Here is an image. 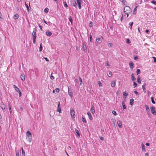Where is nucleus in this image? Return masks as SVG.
<instances>
[{"label":"nucleus","mask_w":156,"mask_h":156,"mask_svg":"<svg viewBox=\"0 0 156 156\" xmlns=\"http://www.w3.org/2000/svg\"><path fill=\"white\" fill-rule=\"evenodd\" d=\"M152 57L154 59V62H156V58H155V57Z\"/></svg>","instance_id":"59"},{"label":"nucleus","mask_w":156,"mask_h":156,"mask_svg":"<svg viewBox=\"0 0 156 156\" xmlns=\"http://www.w3.org/2000/svg\"><path fill=\"white\" fill-rule=\"evenodd\" d=\"M20 78L21 79V80L22 81H24L25 80V76L24 74H22L21 75Z\"/></svg>","instance_id":"16"},{"label":"nucleus","mask_w":156,"mask_h":156,"mask_svg":"<svg viewBox=\"0 0 156 156\" xmlns=\"http://www.w3.org/2000/svg\"><path fill=\"white\" fill-rule=\"evenodd\" d=\"M134 101V100L133 98L130 99L129 102V104L130 105L132 106L133 105V102Z\"/></svg>","instance_id":"26"},{"label":"nucleus","mask_w":156,"mask_h":156,"mask_svg":"<svg viewBox=\"0 0 156 156\" xmlns=\"http://www.w3.org/2000/svg\"><path fill=\"white\" fill-rule=\"evenodd\" d=\"M136 72L137 75H138V74H140V69H137Z\"/></svg>","instance_id":"40"},{"label":"nucleus","mask_w":156,"mask_h":156,"mask_svg":"<svg viewBox=\"0 0 156 156\" xmlns=\"http://www.w3.org/2000/svg\"><path fill=\"white\" fill-rule=\"evenodd\" d=\"M124 16L126 18L129 16V14H130L132 12V10L131 8L128 6H126L124 7Z\"/></svg>","instance_id":"1"},{"label":"nucleus","mask_w":156,"mask_h":156,"mask_svg":"<svg viewBox=\"0 0 156 156\" xmlns=\"http://www.w3.org/2000/svg\"><path fill=\"white\" fill-rule=\"evenodd\" d=\"M55 90L57 92H58L59 91V89L58 88H56L55 89Z\"/></svg>","instance_id":"53"},{"label":"nucleus","mask_w":156,"mask_h":156,"mask_svg":"<svg viewBox=\"0 0 156 156\" xmlns=\"http://www.w3.org/2000/svg\"><path fill=\"white\" fill-rule=\"evenodd\" d=\"M131 79L132 80L134 81L136 80L133 74L132 73L131 75Z\"/></svg>","instance_id":"30"},{"label":"nucleus","mask_w":156,"mask_h":156,"mask_svg":"<svg viewBox=\"0 0 156 156\" xmlns=\"http://www.w3.org/2000/svg\"><path fill=\"white\" fill-rule=\"evenodd\" d=\"M105 64L106 66H110V65L109 64V63H108V62H107V61L105 62Z\"/></svg>","instance_id":"51"},{"label":"nucleus","mask_w":156,"mask_h":156,"mask_svg":"<svg viewBox=\"0 0 156 156\" xmlns=\"http://www.w3.org/2000/svg\"><path fill=\"white\" fill-rule=\"evenodd\" d=\"M75 131L76 133H77V134L78 135V136H80V134L79 133V131L78 130V129H75Z\"/></svg>","instance_id":"32"},{"label":"nucleus","mask_w":156,"mask_h":156,"mask_svg":"<svg viewBox=\"0 0 156 156\" xmlns=\"http://www.w3.org/2000/svg\"><path fill=\"white\" fill-rule=\"evenodd\" d=\"M0 107L2 110H4L5 109V105L3 103L1 104Z\"/></svg>","instance_id":"13"},{"label":"nucleus","mask_w":156,"mask_h":156,"mask_svg":"<svg viewBox=\"0 0 156 156\" xmlns=\"http://www.w3.org/2000/svg\"><path fill=\"white\" fill-rule=\"evenodd\" d=\"M58 106L57 108V111L59 113H60L61 112V110L60 106V102H58Z\"/></svg>","instance_id":"9"},{"label":"nucleus","mask_w":156,"mask_h":156,"mask_svg":"<svg viewBox=\"0 0 156 156\" xmlns=\"http://www.w3.org/2000/svg\"><path fill=\"white\" fill-rule=\"evenodd\" d=\"M96 41L99 44H101L102 42V40L100 38H97Z\"/></svg>","instance_id":"15"},{"label":"nucleus","mask_w":156,"mask_h":156,"mask_svg":"<svg viewBox=\"0 0 156 156\" xmlns=\"http://www.w3.org/2000/svg\"><path fill=\"white\" fill-rule=\"evenodd\" d=\"M133 22H130L129 23V27L130 29L131 30H132V26H133Z\"/></svg>","instance_id":"21"},{"label":"nucleus","mask_w":156,"mask_h":156,"mask_svg":"<svg viewBox=\"0 0 156 156\" xmlns=\"http://www.w3.org/2000/svg\"><path fill=\"white\" fill-rule=\"evenodd\" d=\"M129 65L130 68L132 70L134 67V63L133 62L130 61L129 62Z\"/></svg>","instance_id":"11"},{"label":"nucleus","mask_w":156,"mask_h":156,"mask_svg":"<svg viewBox=\"0 0 156 156\" xmlns=\"http://www.w3.org/2000/svg\"><path fill=\"white\" fill-rule=\"evenodd\" d=\"M82 121L84 123H86V122L87 121H86V119L82 117Z\"/></svg>","instance_id":"36"},{"label":"nucleus","mask_w":156,"mask_h":156,"mask_svg":"<svg viewBox=\"0 0 156 156\" xmlns=\"http://www.w3.org/2000/svg\"><path fill=\"white\" fill-rule=\"evenodd\" d=\"M76 2L78 5V7L80 9L81 8V0H76Z\"/></svg>","instance_id":"10"},{"label":"nucleus","mask_w":156,"mask_h":156,"mask_svg":"<svg viewBox=\"0 0 156 156\" xmlns=\"http://www.w3.org/2000/svg\"><path fill=\"white\" fill-rule=\"evenodd\" d=\"M126 98H127L126 96H124V97H123V99H124V100L125 101H126Z\"/></svg>","instance_id":"64"},{"label":"nucleus","mask_w":156,"mask_h":156,"mask_svg":"<svg viewBox=\"0 0 156 156\" xmlns=\"http://www.w3.org/2000/svg\"><path fill=\"white\" fill-rule=\"evenodd\" d=\"M122 108L123 109H125L126 108V106L125 105L124 102H122Z\"/></svg>","instance_id":"31"},{"label":"nucleus","mask_w":156,"mask_h":156,"mask_svg":"<svg viewBox=\"0 0 156 156\" xmlns=\"http://www.w3.org/2000/svg\"><path fill=\"white\" fill-rule=\"evenodd\" d=\"M141 147L142 151H145V148L144 145L143 143H142L141 144Z\"/></svg>","instance_id":"24"},{"label":"nucleus","mask_w":156,"mask_h":156,"mask_svg":"<svg viewBox=\"0 0 156 156\" xmlns=\"http://www.w3.org/2000/svg\"><path fill=\"white\" fill-rule=\"evenodd\" d=\"M13 87L15 89V90L18 93L20 91V89L18 88L15 85H13Z\"/></svg>","instance_id":"12"},{"label":"nucleus","mask_w":156,"mask_h":156,"mask_svg":"<svg viewBox=\"0 0 156 156\" xmlns=\"http://www.w3.org/2000/svg\"><path fill=\"white\" fill-rule=\"evenodd\" d=\"M112 113L113 114L115 115H117V113L115 111H112Z\"/></svg>","instance_id":"44"},{"label":"nucleus","mask_w":156,"mask_h":156,"mask_svg":"<svg viewBox=\"0 0 156 156\" xmlns=\"http://www.w3.org/2000/svg\"><path fill=\"white\" fill-rule=\"evenodd\" d=\"M145 107L146 108V111H147V112H149V111H150V109H149V107L147 106V105H145Z\"/></svg>","instance_id":"28"},{"label":"nucleus","mask_w":156,"mask_h":156,"mask_svg":"<svg viewBox=\"0 0 156 156\" xmlns=\"http://www.w3.org/2000/svg\"><path fill=\"white\" fill-rule=\"evenodd\" d=\"M42 44L41 43L39 48V51L41 52L42 51Z\"/></svg>","instance_id":"38"},{"label":"nucleus","mask_w":156,"mask_h":156,"mask_svg":"<svg viewBox=\"0 0 156 156\" xmlns=\"http://www.w3.org/2000/svg\"><path fill=\"white\" fill-rule=\"evenodd\" d=\"M137 84L135 82H133V85L134 86V87H135L137 86Z\"/></svg>","instance_id":"50"},{"label":"nucleus","mask_w":156,"mask_h":156,"mask_svg":"<svg viewBox=\"0 0 156 156\" xmlns=\"http://www.w3.org/2000/svg\"><path fill=\"white\" fill-rule=\"evenodd\" d=\"M19 16L17 14H15L13 16V18L14 19L16 20L19 18Z\"/></svg>","instance_id":"25"},{"label":"nucleus","mask_w":156,"mask_h":156,"mask_svg":"<svg viewBox=\"0 0 156 156\" xmlns=\"http://www.w3.org/2000/svg\"><path fill=\"white\" fill-rule=\"evenodd\" d=\"M126 42L128 44H129L130 43V40L128 39H127L126 41Z\"/></svg>","instance_id":"52"},{"label":"nucleus","mask_w":156,"mask_h":156,"mask_svg":"<svg viewBox=\"0 0 156 156\" xmlns=\"http://www.w3.org/2000/svg\"><path fill=\"white\" fill-rule=\"evenodd\" d=\"M100 139L101 140H104V138L103 137H102V136H101L100 137Z\"/></svg>","instance_id":"60"},{"label":"nucleus","mask_w":156,"mask_h":156,"mask_svg":"<svg viewBox=\"0 0 156 156\" xmlns=\"http://www.w3.org/2000/svg\"><path fill=\"white\" fill-rule=\"evenodd\" d=\"M123 96H127L128 95V93L126 92H123Z\"/></svg>","instance_id":"37"},{"label":"nucleus","mask_w":156,"mask_h":156,"mask_svg":"<svg viewBox=\"0 0 156 156\" xmlns=\"http://www.w3.org/2000/svg\"><path fill=\"white\" fill-rule=\"evenodd\" d=\"M93 23H92L91 22H90L89 23V27H93Z\"/></svg>","instance_id":"41"},{"label":"nucleus","mask_w":156,"mask_h":156,"mask_svg":"<svg viewBox=\"0 0 156 156\" xmlns=\"http://www.w3.org/2000/svg\"><path fill=\"white\" fill-rule=\"evenodd\" d=\"M87 115H88L89 119L91 120H92L93 118L92 116L91 113L90 112H87Z\"/></svg>","instance_id":"14"},{"label":"nucleus","mask_w":156,"mask_h":156,"mask_svg":"<svg viewBox=\"0 0 156 156\" xmlns=\"http://www.w3.org/2000/svg\"><path fill=\"white\" fill-rule=\"evenodd\" d=\"M120 92L119 91H117L116 92V94L117 95H119V94H120Z\"/></svg>","instance_id":"62"},{"label":"nucleus","mask_w":156,"mask_h":156,"mask_svg":"<svg viewBox=\"0 0 156 156\" xmlns=\"http://www.w3.org/2000/svg\"><path fill=\"white\" fill-rule=\"evenodd\" d=\"M137 82L139 83H140L141 82V80L140 79V77L139 76H137Z\"/></svg>","instance_id":"17"},{"label":"nucleus","mask_w":156,"mask_h":156,"mask_svg":"<svg viewBox=\"0 0 156 156\" xmlns=\"http://www.w3.org/2000/svg\"><path fill=\"white\" fill-rule=\"evenodd\" d=\"M70 114L72 119H74L75 118V112L73 108H70Z\"/></svg>","instance_id":"3"},{"label":"nucleus","mask_w":156,"mask_h":156,"mask_svg":"<svg viewBox=\"0 0 156 156\" xmlns=\"http://www.w3.org/2000/svg\"><path fill=\"white\" fill-rule=\"evenodd\" d=\"M22 150V154L23 156H25V152L23 150V147L21 148Z\"/></svg>","instance_id":"33"},{"label":"nucleus","mask_w":156,"mask_h":156,"mask_svg":"<svg viewBox=\"0 0 156 156\" xmlns=\"http://www.w3.org/2000/svg\"><path fill=\"white\" fill-rule=\"evenodd\" d=\"M151 102L152 103L154 104L155 103V102L154 100V98L153 97H151Z\"/></svg>","instance_id":"39"},{"label":"nucleus","mask_w":156,"mask_h":156,"mask_svg":"<svg viewBox=\"0 0 156 156\" xmlns=\"http://www.w3.org/2000/svg\"><path fill=\"white\" fill-rule=\"evenodd\" d=\"M25 6H26V8H27V9L28 11H29V10H30V8L29 7L27 4L26 2L25 3Z\"/></svg>","instance_id":"34"},{"label":"nucleus","mask_w":156,"mask_h":156,"mask_svg":"<svg viewBox=\"0 0 156 156\" xmlns=\"http://www.w3.org/2000/svg\"><path fill=\"white\" fill-rule=\"evenodd\" d=\"M121 2H122L124 5H126V2L125 0H119Z\"/></svg>","instance_id":"35"},{"label":"nucleus","mask_w":156,"mask_h":156,"mask_svg":"<svg viewBox=\"0 0 156 156\" xmlns=\"http://www.w3.org/2000/svg\"><path fill=\"white\" fill-rule=\"evenodd\" d=\"M147 93L148 96H150L151 94V92L149 91V90L147 91Z\"/></svg>","instance_id":"54"},{"label":"nucleus","mask_w":156,"mask_h":156,"mask_svg":"<svg viewBox=\"0 0 156 156\" xmlns=\"http://www.w3.org/2000/svg\"><path fill=\"white\" fill-rule=\"evenodd\" d=\"M18 93L19 94V96L20 97L21 95V91L19 92Z\"/></svg>","instance_id":"63"},{"label":"nucleus","mask_w":156,"mask_h":156,"mask_svg":"<svg viewBox=\"0 0 156 156\" xmlns=\"http://www.w3.org/2000/svg\"><path fill=\"white\" fill-rule=\"evenodd\" d=\"M9 112L11 113L12 112V111L11 110V107H10V105H9Z\"/></svg>","instance_id":"46"},{"label":"nucleus","mask_w":156,"mask_h":156,"mask_svg":"<svg viewBox=\"0 0 156 156\" xmlns=\"http://www.w3.org/2000/svg\"><path fill=\"white\" fill-rule=\"evenodd\" d=\"M142 88L143 89V92L144 93L146 92V90L145 88V85H143L142 86Z\"/></svg>","instance_id":"22"},{"label":"nucleus","mask_w":156,"mask_h":156,"mask_svg":"<svg viewBox=\"0 0 156 156\" xmlns=\"http://www.w3.org/2000/svg\"><path fill=\"white\" fill-rule=\"evenodd\" d=\"M117 125H118V126L120 128H122V122L121 120H117Z\"/></svg>","instance_id":"8"},{"label":"nucleus","mask_w":156,"mask_h":156,"mask_svg":"<svg viewBox=\"0 0 156 156\" xmlns=\"http://www.w3.org/2000/svg\"><path fill=\"white\" fill-rule=\"evenodd\" d=\"M134 59L135 60H137L138 59V57L137 56H135L134 57Z\"/></svg>","instance_id":"57"},{"label":"nucleus","mask_w":156,"mask_h":156,"mask_svg":"<svg viewBox=\"0 0 156 156\" xmlns=\"http://www.w3.org/2000/svg\"><path fill=\"white\" fill-rule=\"evenodd\" d=\"M26 137L29 142H31L32 134L29 131H27L26 133Z\"/></svg>","instance_id":"2"},{"label":"nucleus","mask_w":156,"mask_h":156,"mask_svg":"<svg viewBox=\"0 0 156 156\" xmlns=\"http://www.w3.org/2000/svg\"><path fill=\"white\" fill-rule=\"evenodd\" d=\"M111 86L112 87H114L115 85V81H112L111 84Z\"/></svg>","instance_id":"19"},{"label":"nucleus","mask_w":156,"mask_h":156,"mask_svg":"<svg viewBox=\"0 0 156 156\" xmlns=\"http://www.w3.org/2000/svg\"><path fill=\"white\" fill-rule=\"evenodd\" d=\"M33 43L34 44L35 43L36 38H33Z\"/></svg>","instance_id":"58"},{"label":"nucleus","mask_w":156,"mask_h":156,"mask_svg":"<svg viewBox=\"0 0 156 156\" xmlns=\"http://www.w3.org/2000/svg\"><path fill=\"white\" fill-rule=\"evenodd\" d=\"M52 73L51 75L50 78L51 80H53L54 79H55V77L54 76H52Z\"/></svg>","instance_id":"45"},{"label":"nucleus","mask_w":156,"mask_h":156,"mask_svg":"<svg viewBox=\"0 0 156 156\" xmlns=\"http://www.w3.org/2000/svg\"><path fill=\"white\" fill-rule=\"evenodd\" d=\"M98 83L99 86L100 87L102 86V83H101V82L100 81H98Z\"/></svg>","instance_id":"48"},{"label":"nucleus","mask_w":156,"mask_h":156,"mask_svg":"<svg viewBox=\"0 0 156 156\" xmlns=\"http://www.w3.org/2000/svg\"><path fill=\"white\" fill-rule=\"evenodd\" d=\"M79 79H80V84L82 85V84H83V83L82 81V79L80 77L79 78Z\"/></svg>","instance_id":"49"},{"label":"nucleus","mask_w":156,"mask_h":156,"mask_svg":"<svg viewBox=\"0 0 156 156\" xmlns=\"http://www.w3.org/2000/svg\"><path fill=\"white\" fill-rule=\"evenodd\" d=\"M72 5L73 6H76L77 5L76 2L75 1H74L72 2Z\"/></svg>","instance_id":"29"},{"label":"nucleus","mask_w":156,"mask_h":156,"mask_svg":"<svg viewBox=\"0 0 156 156\" xmlns=\"http://www.w3.org/2000/svg\"><path fill=\"white\" fill-rule=\"evenodd\" d=\"M48 11L49 9L48 8H46L44 9V12L46 13H47L48 12Z\"/></svg>","instance_id":"43"},{"label":"nucleus","mask_w":156,"mask_h":156,"mask_svg":"<svg viewBox=\"0 0 156 156\" xmlns=\"http://www.w3.org/2000/svg\"><path fill=\"white\" fill-rule=\"evenodd\" d=\"M46 34L47 36H50L52 34V33L51 32L47 31L46 32Z\"/></svg>","instance_id":"27"},{"label":"nucleus","mask_w":156,"mask_h":156,"mask_svg":"<svg viewBox=\"0 0 156 156\" xmlns=\"http://www.w3.org/2000/svg\"><path fill=\"white\" fill-rule=\"evenodd\" d=\"M83 45V51L85 52H86L87 51V47L85 44V43L84 42H83L82 43Z\"/></svg>","instance_id":"6"},{"label":"nucleus","mask_w":156,"mask_h":156,"mask_svg":"<svg viewBox=\"0 0 156 156\" xmlns=\"http://www.w3.org/2000/svg\"><path fill=\"white\" fill-rule=\"evenodd\" d=\"M155 107L154 106L151 107L150 108L152 113L154 115H156V112L155 110Z\"/></svg>","instance_id":"5"},{"label":"nucleus","mask_w":156,"mask_h":156,"mask_svg":"<svg viewBox=\"0 0 156 156\" xmlns=\"http://www.w3.org/2000/svg\"><path fill=\"white\" fill-rule=\"evenodd\" d=\"M32 35L33 38H36L37 34H36V29L35 28H34L33 30V31L32 33Z\"/></svg>","instance_id":"7"},{"label":"nucleus","mask_w":156,"mask_h":156,"mask_svg":"<svg viewBox=\"0 0 156 156\" xmlns=\"http://www.w3.org/2000/svg\"><path fill=\"white\" fill-rule=\"evenodd\" d=\"M137 6H136L135 8L134 9L133 12V14H136V11H137Z\"/></svg>","instance_id":"18"},{"label":"nucleus","mask_w":156,"mask_h":156,"mask_svg":"<svg viewBox=\"0 0 156 156\" xmlns=\"http://www.w3.org/2000/svg\"><path fill=\"white\" fill-rule=\"evenodd\" d=\"M134 93L136 94V95H139V93L136 90H134Z\"/></svg>","instance_id":"56"},{"label":"nucleus","mask_w":156,"mask_h":156,"mask_svg":"<svg viewBox=\"0 0 156 156\" xmlns=\"http://www.w3.org/2000/svg\"><path fill=\"white\" fill-rule=\"evenodd\" d=\"M90 112L92 114L95 113V110L94 106H92L90 109Z\"/></svg>","instance_id":"20"},{"label":"nucleus","mask_w":156,"mask_h":156,"mask_svg":"<svg viewBox=\"0 0 156 156\" xmlns=\"http://www.w3.org/2000/svg\"><path fill=\"white\" fill-rule=\"evenodd\" d=\"M63 4H64V6L66 7H68V6L66 3V2H63Z\"/></svg>","instance_id":"42"},{"label":"nucleus","mask_w":156,"mask_h":156,"mask_svg":"<svg viewBox=\"0 0 156 156\" xmlns=\"http://www.w3.org/2000/svg\"><path fill=\"white\" fill-rule=\"evenodd\" d=\"M151 3L154 4L155 5H156V1H155L153 0V1H151Z\"/></svg>","instance_id":"47"},{"label":"nucleus","mask_w":156,"mask_h":156,"mask_svg":"<svg viewBox=\"0 0 156 156\" xmlns=\"http://www.w3.org/2000/svg\"><path fill=\"white\" fill-rule=\"evenodd\" d=\"M44 58L45 59V60H46V61H47V62L49 61V60H48V58H47L45 57V58Z\"/></svg>","instance_id":"61"},{"label":"nucleus","mask_w":156,"mask_h":156,"mask_svg":"<svg viewBox=\"0 0 156 156\" xmlns=\"http://www.w3.org/2000/svg\"><path fill=\"white\" fill-rule=\"evenodd\" d=\"M68 93L69 95L71 98L73 97V93L72 92V90L71 87L68 86Z\"/></svg>","instance_id":"4"},{"label":"nucleus","mask_w":156,"mask_h":156,"mask_svg":"<svg viewBox=\"0 0 156 156\" xmlns=\"http://www.w3.org/2000/svg\"><path fill=\"white\" fill-rule=\"evenodd\" d=\"M69 21H70L71 23H72L73 21V20L71 17H70L69 18Z\"/></svg>","instance_id":"55"},{"label":"nucleus","mask_w":156,"mask_h":156,"mask_svg":"<svg viewBox=\"0 0 156 156\" xmlns=\"http://www.w3.org/2000/svg\"><path fill=\"white\" fill-rule=\"evenodd\" d=\"M107 75L108 76L110 77L112 76V73L111 71H109L107 73Z\"/></svg>","instance_id":"23"}]
</instances>
